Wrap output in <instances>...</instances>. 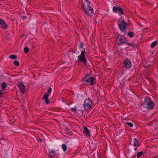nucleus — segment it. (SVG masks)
Returning a JSON list of instances; mask_svg holds the SVG:
<instances>
[{
    "label": "nucleus",
    "mask_w": 158,
    "mask_h": 158,
    "mask_svg": "<svg viewBox=\"0 0 158 158\" xmlns=\"http://www.w3.org/2000/svg\"><path fill=\"white\" fill-rule=\"evenodd\" d=\"M49 96L47 94H45L43 98V100L45 101V102L47 104H49V102L48 100Z\"/></svg>",
    "instance_id": "f8f14e48"
},
{
    "label": "nucleus",
    "mask_w": 158,
    "mask_h": 158,
    "mask_svg": "<svg viewBox=\"0 0 158 158\" xmlns=\"http://www.w3.org/2000/svg\"><path fill=\"white\" fill-rule=\"evenodd\" d=\"M52 88L51 87H50L48 89L47 92H45V94H47L48 96H49L52 92Z\"/></svg>",
    "instance_id": "a211bd4d"
},
{
    "label": "nucleus",
    "mask_w": 158,
    "mask_h": 158,
    "mask_svg": "<svg viewBox=\"0 0 158 158\" xmlns=\"http://www.w3.org/2000/svg\"><path fill=\"white\" fill-rule=\"evenodd\" d=\"M124 33L125 34H127V35L129 36L130 38H132L133 36H134V33L132 32H131V31H129V32L128 33H127V32H126L125 31Z\"/></svg>",
    "instance_id": "2eb2a0df"
},
{
    "label": "nucleus",
    "mask_w": 158,
    "mask_h": 158,
    "mask_svg": "<svg viewBox=\"0 0 158 158\" xmlns=\"http://www.w3.org/2000/svg\"><path fill=\"white\" fill-rule=\"evenodd\" d=\"M83 133L86 136H90L89 130L86 127H84L83 130Z\"/></svg>",
    "instance_id": "9b49d317"
},
{
    "label": "nucleus",
    "mask_w": 158,
    "mask_h": 158,
    "mask_svg": "<svg viewBox=\"0 0 158 158\" xmlns=\"http://www.w3.org/2000/svg\"><path fill=\"white\" fill-rule=\"evenodd\" d=\"M9 58L10 59H16L17 56L15 55H11L9 56Z\"/></svg>",
    "instance_id": "4be33fe9"
},
{
    "label": "nucleus",
    "mask_w": 158,
    "mask_h": 158,
    "mask_svg": "<svg viewBox=\"0 0 158 158\" xmlns=\"http://www.w3.org/2000/svg\"><path fill=\"white\" fill-rule=\"evenodd\" d=\"M14 64L17 66H18L19 64V62L18 60H15L14 61Z\"/></svg>",
    "instance_id": "a878e982"
},
{
    "label": "nucleus",
    "mask_w": 158,
    "mask_h": 158,
    "mask_svg": "<svg viewBox=\"0 0 158 158\" xmlns=\"http://www.w3.org/2000/svg\"><path fill=\"white\" fill-rule=\"evenodd\" d=\"M143 106L148 110L152 109L154 108V104L151 101L150 98L148 97H146L145 98Z\"/></svg>",
    "instance_id": "7ed1b4c3"
},
{
    "label": "nucleus",
    "mask_w": 158,
    "mask_h": 158,
    "mask_svg": "<svg viewBox=\"0 0 158 158\" xmlns=\"http://www.w3.org/2000/svg\"><path fill=\"white\" fill-rule=\"evenodd\" d=\"M135 148H134V150H136L137 149V147H135Z\"/></svg>",
    "instance_id": "7c9ffc66"
},
{
    "label": "nucleus",
    "mask_w": 158,
    "mask_h": 158,
    "mask_svg": "<svg viewBox=\"0 0 158 158\" xmlns=\"http://www.w3.org/2000/svg\"><path fill=\"white\" fill-rule=\"evenodd\" d=\"M61 148L62 149L64 152L66 151L67 147V146L65 144H62L61 146Z\"/></svg>",
    "instance_id": "6ab92c4d"
},
{
    "label": "nucleus",
    "mask_w": 158,
    "mask_h": 158,
    "mask_svg": "<svg viewBox=\"0 0 158 158\" xmlns=\"http://www.w3.org/2000/svg\"><path fill=\"white\" fill-rule=\"evenodd\" d=\"M79 47L80 50H82L83 48V44L82 43L79 44Z\"/></svg>",
    "instance_id": "cd10ccee"
},
{
    "label": "nucleus",
    "mask_w": 158,
    "mask_h": 158,
    "mask_svg": "<svg viewBox=\"0 0 158 158\" xmlns=\"http://www.w3.org/2000/svg\"><path fill=\"white\" fill-rule=\"evenodd\" d=\"M85 50L82 51L81 54L78 56V61L82 62L84 64H85L87 62V60L85 55Z\"/></svg>",
    "instance_id": "423d86ee"
},
{
    "label": "nucleus",
    "mask_w": 158,
    "mask_h": 158,
    "mask_svg": "<svg viewBox=\"0 0 158 158\" xmlns=\"http://www.w3.org/2000/svg\"><path fill=\"white\" fill-rule=\"evenodd\" d=\"M24 52L25 53H27L29 52V49L28 47H26L24 48Z\"/></svg>",
    "instance_id": "b1692460"
},
{
    "label": "nucleus",
    "mask_w": 158,
    "mask_h": 158,
    "mask_svg": "<svg viewBox=\"0 0 158 158\" xmlns=\"http://www.w3.org/2000/svg\"><path fill=\"white\" fill-rule=\"evenodd\" d=\"M93 106V102L91 99L88 98L85 100L83 104L84 110H89L92 108Z\"/></svg>",
    "instance_id": "f03ea898"
},
{
    "label": "nucleus",
    "mask_w": 158,
    "mask_h": 158,
    "mask_svg": "<svg viewBox=\"0 0 158 158\" xmlns=\"http://www.w3.org/2000/svg\"><path fill=\"white\" fill-rule=\"evenodd\" d=\"M19 89L22 94H24L25 91V88L23 83H20L18 84Z\"/></svg>",
    "instance_id": "1a4fd4ad"
},
{
    "label": "nucleus",
    "mask_w": 158,
    "mask_h": 158,
    "mask_svg": "<svg viewBox=\"0 0 158 158\" xmlns=\"http://www.w3.org/2000/svg\"><path fill=\"white\" fill-rule=\"evenodd\" d=\"M125 43V40H123L122 39H120V42L118 44L121 45L122 44Z\"/></svg>",
    "instance_id": "bb28decb"
},
{
    "label": "nucleus",
    "mask_w": 158,
    "mask_h": 158,
    "mask_svg": "<svg viewBox=\"0 0 158 158\" xmlns=\"http://www.w3.org/2000/svg\"><path fill=\"white\" fill-rule=\"evenodd\" d=\"M76 110V108H71V110L73 111H75Z\"/></svg>",
    "instance_id": "c85d7f7f"
},
{
    "label": "nucleus",
    "mask_w": 158,
    "mask_h": 158,
    "mask_svg": "<svg viewBox=\"0 0 158 158\" xmlns=\"http://www.w3.org/2000/svg\"><path fill=\"white\" fill-rule=\"evenodd\" d=\"M49 154L50 156L53 157L55 156V151H53L51 150L49 152Z\"/></svg>",
    "instance_id": "f3484780"
},
{
    "label": "nucleus",
    "mask_w": 158,
    "mask_h": 158,
    "mask_svg": "<svg viewBox=\"0 0 158 158\" xmlns=\"http://www.w3.org/2000/svg\"><path fill=\"white\" fill-rule=\"evenodd\" d=\"M157 44V42L156 41H155L154 42H153L151 45V47L152 48H153L155 47V46L156 45V44Z\"/></svg>",
    "instance_id": "412c9836"
},
{
    "label": "nucleus",
    "mask_w": 158,
    "mask_h": 158,
    "mask_svg": "<svg viewBox=\"0 0 158 158\" xmlns=\"http://www.w3.org/2000/svg\"><path fill=\"white\" fill-rule=\"evenodd\" d=\"M124 66L127 69L130 68L131 66V61L128 59H127L124 61Z\"/></svg>",
    "instance_id": "6e6552de"
},
{
    "label": "nucleus",
    "mask_w": 158,
    "mask_h": 158,
    "mask_svg": "<svg viewBox=\"0 0 158 158\" xmlns=\"http://www.w3.org/2000/svg\"><path fill=\"white\" fill-rule=\"evenodd\" d=\"M49 96L47 94H45L43 98V100L45 101V102L47 104H49V102L48 100Z\"/></svg>",
    "instance_id": "ddd939ff"
},
{
    "label": "nucleus",
    "mask_w": 158,
    "mask_h": 158,
    "mask_svg": "<svg viewBox=\"0 0 158 158\" xmlns=\"http://www.w3.org/2000/svg\"><path fill=\"white\" fill-rule=\"evenodd\" d=\"M95 80L93 77H91L90 74H88L85 77L84 81L87 85H93L95 84Z\"/></svg>",
    "instance_id": "20e7f679"
},
{
    "label": "nucleus",
    "mask_w": 158,
    "mask_h": 158,
    "mask_svg": "<svg viewBox=\"0 0 158 158\" xmlns=\"http://www.w3.org/2000/svg\"><path fill=\"white\" fill-rule=\"evenodd\" d=\"M125 43L127 44L128 45H129L130 46H135V45L134 44L130 43L128 42V41H127V40H125Z\"/></svg>",
    "instance_id": "aec40b11"
},
{
    "label": "nucleus",
    "mask_w": 158,
    "mask_h": 158,
    "mask_svg": "<svg viewBox=\"0 0 158 158\" xmlns=\"http://www.w3.org/2000/svg\"><path fill=\"white\" fill-rule=\"evenodd\" d=\"M2 94V93L1 91L0 90V96H1Z\"/></svg>",
    "instance_id": "c756f323"
},
{
    "label": "nucleus",
    "mask_w": 158,
    "mask_h": 158,
    "mask_svg": "<svg viewBox=\"0 0 158 158\" xmlns=\"http://www.w3.org/2000/svg\"><path fill=\"white\" fill-rule=\"evenodd\" d=\"M143 152H139L137 154V157L138 158H139L140 156L142 155Z\"/></svg>",
    "instance_id": "5701e85b"
},
{
    "label": "nucleus",
    "mask_w": 158,
    "mask_h": 158,
    "mask_svg": "<svg viewBox=\"0 0 158 158\" xmlns=\"http://www.w3.org/2000/svg\"><path fill=\"white\" fill-rule=\"evenodd\" d=\"M2 89L3 91L5 90V88L7 87V85L6 83L3 82L1 85Z\"/></svg>",
    "instance_id": "dca6fc26"
},
{
    "label": "nucleus",
    "mask_w": 158,
    "mask_h": 158,
    "mask_svg": "<svg viewBox=\"0 0 158 158\" xmlns=\"http://www.w3.org/2000/svg\"><path fill=\"white\" fill-rule=\"evenodd\" d=\"M82 8L84 12L89 16H92L94 14L93 4L89 1L85 0L82 2Z\"/></svg>",
    "instance_id": "f257e3e1"
},
{
    "label": "nucleus",
    "mask_w": 158,
    "mask_h": 158,
    "mask_svg": "<svg viewBox=\"0 0 158 158\" xmlns=\"http://www.w3.org/2000/svg\"><path fill=\"white\" fill-rule=\"evenodd\" d=\"M134 146L135 147H138L139 145L138 144V141L137 138H135L133 140Z\"/></svg>",
    "instance_id": "4468645a"
},
{
    "label": "nucleus",
    "mask_w": 158,
    "mask_h": 158,
    "mask_svg": "<svg viewBox=\"0 0 158 158\" xmlns=\"http://www.w3.org/2000/svg\"><path fill=\"white\" fill-rule=\"evenodd\" d=\"M126 123L131 127H132L133 126V124L131 123L128 122H127Z\"/></svg>",
    "instance_id": "393cba45"
},
{
    "label": "nucleus",
    "mask_w": 158,
    "mask_h": 158,
    "mask_svg": "<svg viewBox=\"0 0 158 158\" xmlns=\"http://www.w3.org/2000/svg\"><path fill=\"white\" fill-rule=\"evenodd\" d=\"M0 25L1 28L3 29H5L7 28V25L4 20L0 19Z\"/></svg>",
    "instance_id": "9d476101"
},
{
    "label": "nucleus",
    "mask_w": 158,
    "mask_h": 158,
    "mask_svg": "<svg viewBox=\"0 0 158 158\" xmlns=\"http://www.w3.org/2000/svg\"><path fill=\"white\" fill-rule=\"evenodd\" d=\"M118 26L121 31L124 33L125 31V30L127 29V25L124 20H118Z\"/></svg>",
    "instance_id": "39448f33"
},
{
    "label": "nucleus",
    "mask_w": 158,
    "mask_h": 158,
    "mask_svg": "<svg viewBox=\"0 0 158 158\" xmlns=\"http://www.w3.org/2000/svg\"><path fill=\"white\" fill-rule=\"evenodd\" d=\"M112 10L114 12H117L118 14H123V9L118 6H113Z\"/></svg>",
    "instance_id": "0eeeda50"
}]
</instances>
